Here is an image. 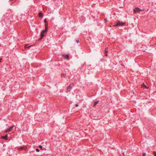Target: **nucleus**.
<instances>
[{
	"label": "nucleus",
	"instance_id": "17",
	"mask_svg": "<svg viewBox=\"0 0 156 156\" xmlns=\"http://www.w3.org/2000/svg\"><path fill=\"white\" fill-rule=\"evenodd\" d=\"M39 147L41 148V149H42V147L41 145H40Z\"/></svg>",
	"mask_w": 156,
	"mask_h": 156
},
{
	"label": "nucleus",
	"instance_id": "25",
	"mask_svg": "<svg viewBox=\"0 0 156 156\" xmlns=\"http://www.w3.org/2000/svg\"><path fill=\"white\" fill-rule=\"evenodd\" d=\"M1 62V61H0V62Z\"/></svg>",
	"mask_w": 156,
	"mask_h": 156
},
{
	"label": "nucleus",
	"instance_id": "23",
	"mask_svg": "<svg viewBox=\"0 0 156 156\" xmlns=\"http://www.w3.org/2000/svg\"><path fill=\"white\" fill-rule=\"evenodd\" d=\"M144 87H145V88H146L147 86L146 85H144Z\"/></svg>",
	"mask_w": 156,
	"mask_h": 156
},
{
	"label": "nucleus",
	"instance_id": "21",
	"mask_svg": "<svg viewBox=\"0 0 156 156\" xmlns=\"http://www.w3.org/2000/svg\"><path fill=\"white\" fill-rule=\"evenodd\" d=\"M76 42L77 43H78L79 42V40H76Z\"/></svg>",
	"mask_w": 156,
	"mask_h": 156
},
{
	"label": "nucleus",
	"instance_id": "22",
	"mask_svg": "<svg viewBox=\"0 0 156 156\" xmlns=\"http://www.w3.org/2000/svg\"><path fill=\"white\" fill-rule=\"evenodd\" d=\"M75 106L76 107H77L78 106V104H76Z\"/></svg>",
	"mask_w": 156,
	"mask_h": 156
},
{
	"label": "nucleus",
	"instance_id": "9",
	"mask_svg": "<svg viewBox=\"0 0 156 156\" xmlns=\"http://www.w3.org/2000/svg\"><path fill=\"white\" fill-rule=\"evenodd\" d=\"M28 44H26L25 46V48H29L31 47L32 46H33L34 45H30V46H28Z\"/></svg>",
	"mask_w": 156,
	"mask_h": 156
},
{
	"label": "nucleus",
	"instance_id": "1",
	"mask_svg": "<svg viewBox=\"0 0 156 156\" xmlns=\"http://www.w3.org/2000/svg\"><path fill=\"white\" fill-rule=\"evenodd\" d=\"M126 23H122L119 21H118L115 23V24L114 25L115 27L122 26L125 25Z\"/></svg>",
	"mask_w": 156,
	"mask_h": 156
},
{
	"label": "nucleus",
	"instance_id": "14",
	"mask_svg": "<svg viewBox=\"0 0 156 156\" xmlns=\"http://www.w3.org/2000/svg\"><path fill=\"white\" fill-rule=\"evenodd\" d=\"M153 154L155 156H156V151H154L153 153Z\"/></svg>",
	"mask_w": 156,
	"mask_h": 156
},
{
	"label": "nucleus",
	"instance_id": "19",
	"mask_svg": "<svg viewBox=\"0 0 156 156\" xmlns=\"http://www.w3.org/2000/svg\"><path fill=\"white\" fill-rule=\"evenodd\" d=\"M108 50V48H106V49H105V52H106V53H107V50Z\"/></svg>",
	"mask_w": 156,
	"mask_h": 156
},
{
	"label": "nucleus",
	"instance_id": "6",
	"mask_svg": "<svg viewBox=\"0 0 156 156\" xmlns=\"http://www.w3.org/2000/svg\"><path fill=\"white\" fill-rule=\"evenodd\" d=\"M74 85L73 84H72V85H69L67 88V89L68 90L69 89L70 90L72 89V87L74 86Z\"/></svg>",
	"mask_w": 156,
	"mask_h": 156
},
{
	"label": "nucleus",
	"instance_id": "16",
	"mask_svg": "<svg viewBox=\"0 0 156 156\" xmlns=\"http://www.w3.org/2000/svg\"><path fill=\"white\" fill-rule=\"evenodd\" d=\"M36 151L37 152H39V150L38 148H36Z\"/></svg>",
	"mask_w": 156,
	"mask_h": 156
},
{
	"label": "nucleus",
	"instance_id": "20",
	"mask_svg": "<svg viewBox=\"0 0 156 156\" xmlns=\"http://www.w3.org/2000/svg\"><path fill=\"white\" fill-rule=\"evenodd\" d=\"M105 21L106 22H108V20H107V19H106V18H105Z\"/></svg>",
	"mask_w": 156,
	"mask_h": 156
},
{
	"label": "nucleus",
	"instance_id": "5",
	"mask_svg": "<svg viewBox=\"0 0 156 156\" xmlns=\"http://www.w3.org/2000/svg\"><path fill=\"white\" fill-rule=\"evenodd\" d=\"M141 10L139 8H135L134 9V12L136 13V12H139Z\"/></svg>",
	"mask_w": 156,
	"mask_h": 156
},
{
	"label": "nucleus",
	"instance_id": "10",
	"mask_svg": "<svg viewBox=\"0 0 156 156\" xmlns=\"http://www.w3.org/2000/svg\"><path fill=\"white\" fill-rule=\"evenodd\" d=\"M39 17H42L43 16L42 13L41 12H39Z\"/></svg>",
	"mask_w": 156,
	"mask_h": 156
},
{
	"label": "nucleus",
	"instance_id": "4",
	"mask_svg": "<svg viewBox=\"0 0 156 156\" xmlns=\"http://www.w3.org/2000/svg\"><path fill=\"white\" fill-rule=\"evenodd\" d=\"M14 126V125L11 126L6 131H5V132L7 133V132L11 131L12 130Z\"/></svg>",
	"mask_w": 156,
	"mask_h": 156
},
{
	"label": "nucleus",
	"instance_id": "8",
	"mask_svg": "<svg viewBox=\"0 0 156 156\" xmlns=\"http://www.w3.org/2000/svg\"><path fill=\"white\" fill-rule=\"evenodd\" d=\"M2 138L3 139H5L6 140H7L8 139V136L7 135H6L4 136H2Z\"/></svg>",
	"mask_w": 156,
	"mask_h": 156
},
{
	"label": "nucleus",
	"instance_id": "7",
	"mask_svg": "<svg viewBox=\"0 0 156 156\" xmlns=\"http://www.w3.org/2000/svg\"><path fill=\"white\" fill-rule=\"evenodd\" d=\"M45 30H48V23H45Z\"/></svg>",
	"mask_w": 156,
	"mask_h": 156
},
{
	"label": "nucleus",
	"instance_id": "2",
	"mask_svg": "<svg viewBox=\"0 0 156 156\" xmlns=\"http://www.w3.org/2000/svg\"><path fill=\"white\" fill-rule=\"evenodd\" d=\"M48 30L44 29V30H42L41 33V36L42 35L44 36V37L47 34Z\"/></svg>",
	"mask_w": 156,
	"mask_h": 156
},
{
	"label": "nucleus",
	"instance_id": "18",
	"mask_svg": "<svg viewBox=\"0 0 156 156\" xmlns=\"http://www.w3.org/2000/svg\"><path fill=\"white\" fill-rule=\"evenodd\" d=\"M145 155H146V153H143V156H145Z\"/></svg>",
	"mask_w": 156,
	"mask_h": 156
},
{
	"label": "nucleus",
	"instance_id": "3",
	"mask_svg": "<svg viewBox=\"0 0 156 156\" xmlns=\"http://www.w3.org/2000/svg\"><path fill=\"white\" fill-rule=\"evenodd\" d=\"M27 149V147L24 146H21L20 147L18 148V149L19 151H21L23 150H26Z\"/></svg>",
	"mask_w": 156,
	"mask_h": 156
},
{
	"label": "nucleus",
	"instance_id": "15",
	"mask_svg": "<svg viewBox=\"0 0 156 156\" xmlns=\"http://www.w3.org/2000/svg\"><path fill=\"white\" fill-rule=\"evenodd\" d=\"M44 22L45 23H48L47 21L46 20V19H45L44 20Z\"/></svg>",
	"mask_w": 156,
	"mask_h": 156
},
{
	"label": "nucleus",
	"instance_id": "12",
	"mask_svg": "<svg viewBox=\"0 0 156 156\" xmlns=\"http://www.w3.org/2000/svg\"><path fill=\"white\" fill-rule=\"evenodd\" d=\"M64 56L65 57V58L67 59H68L69 58L68 55H66Z\"/></svg>",
	"mask_w": 156,
	"mask_h": 156
},
{
	"label": "nucleus",
	"instance_id": "13",
	"mask_svg": "<svg viewBox=\"0 0 156 156\" xmlns=\"http://www.w3.org/2000/svg\"><path fill=\"white\" fill-rule=\"evenodd\" d=\"M44 37V36L42 35L41 36V38L39 39V40H41Z\"/></svg>",
	"mask_w": 156,
	"mask_h": 156
},
{
	"label": "nucleus",
	"instance_id": "11",
	"mask_svg": "<svg viewBox=\"0 0 156 156\" xmlns=\"http://www.w3.org/2000/svg\"><path fill=\"white\" fill-rule=\"evenodd\" d=\"M98 102H99L98 101H97L95 102L94 104V106H95L97 105V104L98 103Z\"/></svg>",
	"mask_w": 156,
	"mask_h": 156
},
{
	"label": "nucleus",
	"instance_id": "24",
	"mask_svg": "<svg viewBox=\"0 0 156 156\" xmlns=\"http://www.w3.org/2000/svg\"><path fill=\"white\" fill-rule=\"evenodd\" d=\"M106 55V56H107V53H106V55Z\"/></svg>",
	"mask_w": 156,
	"mask_h": 156
}]
</instances>
